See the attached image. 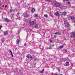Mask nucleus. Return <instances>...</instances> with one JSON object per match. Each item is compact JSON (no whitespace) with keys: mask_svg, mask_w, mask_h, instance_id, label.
<instances>
[{"mask_svg":"<svg viewBox=\"0 0 75 75\" xmlns=\"http://www.w3.org/2000/svg\"><path fill=\"white\" fill-rule=\"evenodd\" d=\"M63 1H69V0H63Z\"/></svg>","mask_w":75,"mask_h":75,"instance_id":"nucleus-24","label":"nucleus"},{"mask_svg":"<svg viewBox=\"0 0 75 75\" xmlns=\"http://www.w3.org/2000/svg\"><path fill=\"white\" fill-rule=\"evenodd\" d=\"M3 20L4 21H5L6 22H7L8 23H10L11 22V20L7 18H3Z\"/></svg>","mask_w":75,"mask_h":75,"instance_id":"nucleus-3","label":"nucleus"},{"mask_svg":"<svg viewBox=\"0 0 75 75\" xmlns=\"http://www.w3.org/2000/svg\"><path fill=\"white\" fill-rule=\"evenodd\" d=\"M61 33H59V32H57L56 33H54V34H57V35H61Z\"/></svg>","mask_w":75,"mask_h":75,"instance_id":"nucleus-8","label":"nucleus"},{"mask_svg":"<svg viewBox=\"0 0 75 75\" xmlns=\"http://www.w3.org/2000/svg\"><path fill=\"white\" fill-rule=\"evenodd\" d=\"M16 19H17V18H15Z\"/></svg>","mask_w":75,"mask_h":75,"instance_id":"nucleus-49","label":"nucleus"},{"mask_svg":"<svg viewBox=\"0 0 75 75\" xmlns=\"http://www.w3.org/2000/svg\"><path fill=\"white\" fill-rule=\"evenodd\" d=\"M41 51H42V49Z\"/></svg>","mask_w":75,"mask_h":75,"instance_id":"nucleus-47","label":"nucleus"},{"mask_svg":"<svg viewBox=\"0 0 75 75\" xmlns=\"http://www.w3.org/2000/svg\"><path fill=\"white\" fill-rule=\"evenodd\" d=\"M9 51L10 52L11 54L13 53V52H11V50H9Z\"/></svg>","mask_w":75,"mask_h":75,"instance_id":"nucleus-31","label":"nucleus"},{"mask_svg":"<svg viewBox=\"0 0 75 75\" xmlns=\"http://www.w3.org/2000/svg\"><path fill=\"white\" fill-rule=\"evenodd\" d=\"M5 35H7L8 34V32L7 31H6L4 33Z\"/></svg>","mask_w":75,"mask_h":75,"instance_id":"nucleus-18","label":"nucleus"},{"mask_svg":"<svg viewBox=\"0 0 75 75\" xmlns=\"http://www.w3.org/2000/svg\"><path fill=\"white\" fill-rule=\"evenodd\" d=\"M64 61H66V58H64L63 59Z\"/></svg>","mask_w":75,"mask_h":75,"instance_id":"nucleus-38","label":"nucleus"},{"mask_svg":"<svg viewBox=\"0 0 75 75\" xmlns=\"http://www.w3.org/2000/svg\"><path fill=\"white\" fill-rule=\"evenodd\" d=\"M57 37V36L55 35L54 36V37Z\"/></svg>","mask_w":75,"mask_h":75,"instance_id":"nucleus-41","label":"nucleus"},{"mask_svg":"<svg viewBox=\"0 0 75 75\" xmlns=\"http://www.w3.org/2000/svg\"><path fill=\"white\" fill-rule=\"evenodd\" d=\"M55 15L56 16H61V15L58 12H57L55 13Z\"/></svg>","mask_w":75,"mask_h":75,"instance_id":"nucleus-7","label":"nucleus"},{"mask_svg":"<svg viewBox=\"0 0 75 75\" xmlns=\"http://www.w3.org/2000/svg\"><path fill=\"white\" fill-rule=\"evenodd\" d=\"M23 14L24 17H26V18L28 17V15L26 13H24Z\"/></svg>","mask_w":75,"mask_h":75,"instance_id":"nucleus-5","label":"nucleus"},{"mask_svg":"<svg viewBox=\"0 0 75 75\" xmlns=\"http://www.w3.org/2000/svg\"><path fill=\"white\" fill-rule=\"evenodd\" d=\"M12 20L13 21L14 20V19L13 18V17L12 18H11Z\"/></svg>","mask_w":75,"mask_h":75,"instance_id":"nucleus-34","label":"nucleus"},{"mask_svg":"<svg viewBox=\"0 0 75 75\" xmlns=\"http://www.w3.org/2000/svg\"><path fill=\"white\" fill-rule=\"evenodd\" d=\"M5 8H6V7H7V6L5 5Z\"/></svg>","mask_w":75,"mask_h":75,"instance_id":"nucleus-40","label":"nucleus"},{"mask_svg":"<svg viewBox=\"0 0 75 75\" xmlns=\"http://www.w3.org/2000/svg\"><path fill=\"white\" fill-rule=\"evenodd\" d=\"M69 62H66V66H69Z\"/></svg>","mask_w":75,"mask_h":75,"instance_id":"nucleus-9","label":"nucleus"},{"mask_svg":"<svg viewBox=\"0 0 75 75\" xmlns=\"http://www.w3.org/2000/svg\"><path fill=\"white\" fill-rule=\"evenodd\" d=\"M24 45L25 46H26V45H27V44H26V43H25Z\"/></svg>","mask_w":75,"mask_h":75,"instance_id":"nucleus-35","label":"nucleus"},{"mask_svg":"<svg viewBox=\"0 0 75 75\" xmlns=\"http://www.w3.org/2000/svg\"><path fill=\"white\" fill-rule=\"evenodd\" d=\"M17 19H18V20H20V18H17Z\"/></svg>","mask_w":75,"mask_h":75,"instance_id":"nucleus-39","label":"nucleus"},{"mask_svg":"<svg viewBox=\"0 0 75 75\" xmlns=\"http://www.w3.org/2000/svg\"><path fill=\"white\" fill-rule=\"evenodd\" d=\"M31 12H32V13H34V12L35 11V9L34 8H32L31 10Z\"/></svg>","mask_w":75,"mask_h":75,"instance_id":"nucleus-14","label":"nucleus"},{"mask_svg":"<svg viewBox=\"0 0 75 75\" xmlns=\"http://www.w3.org/2000/svg\"><path fill=\"white\" fill-rule=\"evenodd\" d=\"M2 1H3V2H5V0H2Z\"/></svg>","mask_w":75,"mask_h":75,"instance_id":"nucleus-36","label":"nucleus"},{"mask_svg":"<svg viewBox=\"0 0 75 75\" xmlns=\"http://www.w3.org/2000/svg\"><path fill=\"white\" fill-rule=\"evenodd\" d=\"M1 4H0V8H1Z\"/></svg>","mask_w":75,"mask_h":75,"instance_id":"nucleus-37","label":"nucleus"},{"mask_svg":"<svg viewBox=\"0 0 75 75\" xmlns=\"http://www.w3.org/2000/svg\"><path fill=\"white\" fill-rule=\"evenodd\" d=\"M67 14V13L66 12H63L62 13V15H63V16Z\"/></svg>","mask_w":75,"mask_h":75,"instance_id":"nucleus-16","label":"nucleus"},{"mask_svg":"<svg viewBox=\"0 0 75 75\" xmlns=\"http://www.w3.org/2000/svg\"><path fill=\"white\" fill-rule=\"evenodd\" d=\"M63 47H64V46H60L59 47V48H62Z\"/></svg>","mask_w":75,"mask_h":75,"instance_id":"nucleus-22","label":"nucleus"},{"mask_svg":"<svg viewBox=\"0 0 75 75\" xmlns=\"http://www.w3.org/2000/svg\"><path fill=\"white\" fill-rule=\"evenodd\" d=\"M70 18H71V20H74V19H75V17H73L72 16H70Z\"/></svg>","mask_w":75,"mask_h":75,"instance_id":"nucleus-13","label":"nucleus"},{"mask_svg":"<svg viewBox=\"0 0 75 75\" xmlns=\"http://www.w3.org/2000/svg\"><path fill=\"white\" fill-rule=\"evenodd\" d=\"M36 63H35V65H36Z\"/></svg>","mask_w":75,"mask_h":75,"instance_id":"nucleus-45","label":"nucleus"},{"mask_svg":"<svg viewBox=\"0 0 75 75\" xmlns=\"http://www.w3.org/2000/svg\"><path fill=\"white\" fill-rule=\"evenodd\" d=\"M70 37L71 38H72V37H75V32L73 34V35H71Z\"/></svg>","mask_w":75,"mask_h":75,"instance_id":"nucleus-10","label":"nucleus"},{"mask_svg":"<svg viewBox=\"0 0 75 75\" xmlns=\"http://www.w3.org/2000/svg\"><path fill=\"white\" fill-rule=\"evenodd\" d=\"M10 12H11H11L13 10H12L11 9H10Z\"/></svg>","mask_w":75,"mask_h":75,"instance_id":"nucleus-30","label":"nucleus"},{"mask_svg":"<svg viewBox=\"0 0 75 75\" xmlns=\"http://www.w3.org/2000/svg\"><path fill=\"white\" fill-rule=\"evenodd\" d=\"M54 5L57 7H59L61 6L60 4L58 3H56L54 4Z\"/></svg>","mask_w":75,"mask_h":75,"instance_id":"nucleus-4","label":"nucleus"},{"mask_svg":"<svg viewBox=\"0 0 75 75\" xmlns=\"http://www.w3.org/2000/svg\"><path fill=\"white\" fill-rule=\"evenodd\" d=\"M20 42V40L18 39H17L16 41V44H18V43H19V42Z\"/></svg>","mask_w":75,"mask_h":75,"instance_id":"nucleus-15","label":"nucleus"},{"mask_svg":"<svg viewBox=\"0 0 75 75\" xmlns=\"http://www.w3.org/2000/svg\"><path fill=\"white\" fill-rule=\"evenodd\" d=\"M34 17H38V15H37V14H35Z\"/></svg>","mask_w":75,"mask_h":75,"instance_id":"nucleus-20","label":"nucleus"},{"mask_svg":"<svg viewBox=\"0 0 75 75\" xmlns=\"http://www.w3.org/2000/svg\"><path fill=\"white\" fill-rule=\"evenodd\" d=\"M32 35H33V36H34V34H32Z\"/></svg>","mask_w":75,"mask_h":75,"instance_id":"nucleus-42","label":"nucleus"},{"mask_svg":"<svg viewBox=\"0 0 75 75\" xmlns=\"http://www.w3.org/2000/svg\"><path fill=\"white\" fill-rule=\"evenodd\" d=\"M0 13H1V11H0Z\"/></svg>","mask_w":75,"mask_h":75,"instance_id":"nucleus-48","label":"nucleus"},{"mask_svg":"<svg viewBox=\"0 0 75 75\" xmlns=\"http://www.w3.org/2000/svg\"><path fill=\"white\" fill-rule=\"evenodd\" d=\"M3 27V26H0V30H1V28H2Z\"/></svg>","mask_w":75,"mask_h":75,"instance_id":"nucleus-29","label":"nucleus"},{"mask_svg":"<svg viewBox=\"0 0 75 75\" xmlns=\"http://www.w3.org/2000/svg\"><path fill=\"white\" fill-rule=\"evenodd\" d=\"M26 57L27 58H28V59H29V58H32V56L30 55L29 54L27 55Z\"/></svg>","mask_w":75,"mask_h":75,"instance_id":"nucleus-6","label":"nucleus"},{"mask_svg":"<svg viewBox=\"0 0 75 75\" xmlns=\"http://www.w3.org/2000/svg\"><path fill=\"white\" fill-rule=\"evenodd\" d=\"M15 17H17L16 16H15Z\"/></svg>","mask_w":75,"mask_h":75,"instance_id":"nucleus-46","label":"nucleus"},{"mask_svg":"<svg viewBox=\"0 0 75 75\" xmlns=\"http://www.w3.org/2000/svg\"><path fill=\"white\" fill-rule=\"evenodd\" d=\"M50 42H51V43H52V40H50Z\"/></svg>","mask_w":75,"mask_h":75,"instance_id":"nucleus-26","label":"nucleus"},{"mask_svg":"<svg viewBox=\"0 0 75 75\" xmlns=\"http://www.w3.org/2000/svg\"><path fill=\"white\" fill-rule=\"evenodd\" d=\"M68 3L69 4H70V2H68Z\"/></svg>","mask_w":75,"mask_h":75,"instance_id":"nucleus-44","label":"nucleus"},{"mask_svg":"<svg viewBox=\"0 0 75 75\" xmlns=\"http://www.w3.org/2000/svg\"><path fill=\"white\" fill-rule=\"evenodd\" d=\"M11 18H13V17H14V15L13 14V13H12L11 15Z\"/></svg>","mask_w":75,"mask_h":75,"instance_id":"nucleus-19","label":"nucleus"},{"mask_svg":"<svg viewBox=\"0 0 75 75\" xmlns=\"http://www.w3.org/2000/svg\"><path fill=\"white\" fill-rule=\"evenodd\" d=\"M57 69H58V71H60V69H59V68H57Z\"/></svg>","mask_w":75,"mask_h":75,"instance_id":"nucleus-28","label":"nucleus"},{"mask_svg":"<svg viewBox=\"0 0 75 75\" xmlns=\"http://www.w3.org/2000/svg\"><path fill=\"white\" fill-rule=\"evenodd\" d=\"M42 34H43L44 35V34H45V33L44 32H42Z\"/></svg>","mask_w":75,"mask_h":75,"instance_id":"nucleus-33","label":"nucleus"},{"mask_svg":"<svg viewBox=\"0 0 75 75\" xmlns=\"http://www.w3.org/2000/svg\"><path fill=\"white\" fill-rule=\"evenodd\" d=\"M70 57H71V58H72V57H74V54L70 55Z\"/></svg>","mask_w":75,"mask_h":75,"instance_id":"nucleus-17","label":"nucleus"},{"mask_svg":"<svg viewBox=\"0 0 75 75\" xmlns=\"http://www.w3.org/2000/svg\"><path fill=\"white\" fill-rule=\"evenodd\" d=\"M4 40H2V43H4Z\"/></svg>","mask_w":75,"mask_h":75,"instance_id":"nucleus-32","label":"nucleus"},{"mask_svg":"<svg viewBox=\"0 0 75 75\" xmlns=\"http://www.w3.org/2000/svg\"><path fill=\"white\" fill-rule=\"evenodd\" d=\"M44 16L45 17H48V15H45Z\"/></svg>","mask_w":75,"mask_h":75,"instance_id":"nucleus-23","label":"nucleus"},{"mask_svg":"<svg viewBox=\"0 0 75 75\" xmlns=\"http://www.w3.org/2000/svg\"><path fill=\"white\" fill-rule=\"evenodd\" d=\"M20 14V13H17V14Z\"/></svg>","mask_w":75,"mask_h":75,"instance_id":"nucleus-43","label":"nucleus"},{"mask_svg":"<svg viewBox=\"0 0 75 75\" xmlns=\"http://www.w3.org/2000/svg\"><path fill=\"white\" fill-rule=\"evenodd\" d=\"M64 23L65 25H66V27H69V23L67 21V20H65L64 21Z\"/></svg>","mask_w":75,"mask_h":75,"instance_id":"nucleus-1","label":"nucleus"},{"mask_svg":"<svg viewBox=\"0 0 75 75\" xmlns=\"http://www.w3.org/2000/svg\"><path fill=\"white\" fill-rule=\"evenodd\" d=\"M11 54L13 58L14 57V56L13 55V53H11Z\"/></svg>","mask_w":75,"mask_h":75,"instance_id":"nucleus-27","label":"nucleus"},{"mask_svg":"<svg viewBox=\"0 0 75 75\" xmlns=\"http://www.w3.org/2000/svg\"><path fill=\"white\" fill-rule=\"evenodd\" d=\"M35 26L36 28H38V24H35Z\"/></svg>","mask_w":75,"mask_h":75,"instance_id":"nucleus-12","label":"nucleus"},{"mask_svg":"<svg viewBox=\"0 0 75 75\" xmlns=\"http://www.w3.org/2000/svg\"><path fill=\"white\" fill-rule=\"evenodd\" d=\"M36 23V21L35 20L33 21H30L29 22V24L30 25H34V24H35Z\"/></svg>","mask_w":75,"mask_h":75,"instance_id":"nucleus-2","label":"nucleus"},{"mask_svg":"<svg viewBox=\"0 0 75 75\" xmlns=\"http://www.w3.org/2000/svg\"><path fill=\"white\" fill-rule=\"evenodd\" d=\"M53 47H54V45H50L49 47V49H51Z\"/></svg>","mask_w":75,"mask_h":75,"instance_id":"nucleus-11","label":"nucleus"},{"mask_svg":"<svg viewBox=\"0 0 75 75\" xmlns=\"http://www.w3.org/2000/svg\"><path fill=\"white\" fill-rule=\"evenodd\" d=\"M64 52H67V50H64Z\"/></svg>","mask_w":75,"mask_h":75,"instance_id":"nucleus-25","label":"nucleus"},{"mask_svg":"<svg viewBox=\"0 0 75 75\" xmlns=\"http://www.w3.org/2000/svg\"><path fill=\"white\" fill-rule=\"evenodd\" d=\"M44 69H43L42 71H41L40 72V73H41V74H42V73L43 72H44Z\"/></svg>","mask_w":75,"mask_h":75,"instance_id":"nucleus-21","label":"nucleus"}]
</instances>
